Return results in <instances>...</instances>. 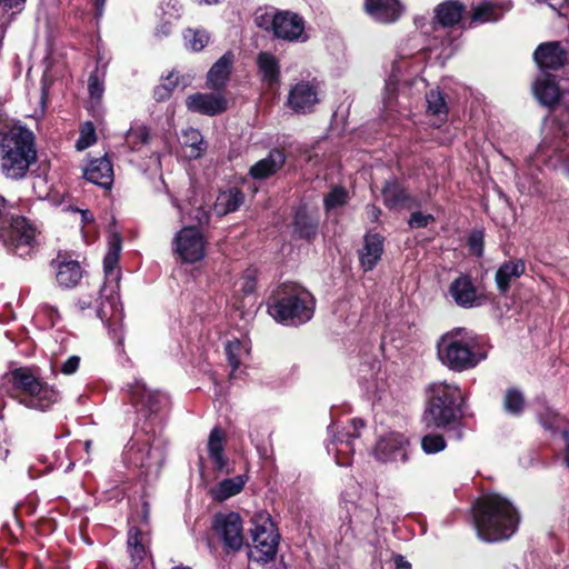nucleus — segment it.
<instances>
[{"mask_svg": "<svg viewBox=\"0 0 569 569\" xmlns=\"http://www.w3.org/2000/svg\"><path fill=\"white\" fill-rule=\"evenodd\" d=\"M478 537L487 542L509 539L517 530L519 515L513 505L498 493L486 495L473 506Z\"/></svg>", "mask_w": 569, "mask_h": 569, "instance_id": "obj_1", "label": "nucleus"}, {"mask_svg": "<svg viewBox=\"0 0 569 569\" xmlns=\"http://www.w3.org/2000/svg\"><path fill=\"white\" fill-rule=\"evenodd\" d=\"M427 405L423 422L427 428L452 430L457 439L461 438L463 395L455 383L435 381L427 387Z\"/></svg>", "mask_w": 569, "mask_h": 569, "instance_id": "obj_2", "label": "nucleus"}, {"mask_svg": "<svg viewBox=\"0 0 569 569\" xmlns=\"http://www.w3.org/2000/svg\"><path fill=\"white\" fill-rule=\"evenodd\" d=\"M36 158L34 137L27 127L13 124L0 132V170L6 178H24Z\"/></svg>", "mask_w": 569, "mask_h": 569, "instance_id": "obj_3", "label": "nucleus"}, {"mask_svg": "<svg viewBox=\"0 0 569 569\" xmlns=\"http://www.w3.org/2000/svg\"><path fill=\"white\" fill-rule=\"evenodd\" d=\"M436 349L441 365L456 372L477 367L486 357L479 350L476 336L465 328H455L443 333Z\"/></svg>", "mask_w": 569, "mask_h": 569, "instance_id": "obj_4", "label": "nucleus"}, {"mask_svg": "<svg viewBox=\"0 0 569 569\" xmlns=\"http://www.w3.org/2000/svg\"><path fill=\"white\" fill-rule=\"evenodd\" d=\"M121 251V238L112 233L108 242V252L103 259V270L106 281L100 289L97 299V316L111 328L121 322L123 313L119 302V271L117 270L119 256Z\"/></svg>", "mask_w": 569, "mask_h": 569, "instance_id": "obj_5", "label": "nucleus"}, {"mask_svg": "<svg viewBox=\"0 0 569 569\" xmlns=\"http://www.w3.org/2000/svg\"><path fill=\"white\" fill-rule=\"evenodd\" d=\"M268 312L277 322L299 326L312 318L315 299L309 291L298 284H283L269 302Z\"/></svg>", "mask_w": 569, "mask_h": 569, "instance_id": "obj_6", "label": "nucleus"}, {"mask_svg": "<svg viewBox=\"0 0 569 569\" xmlns=\"http://www.w3.org/2000/svg\"><path fill=\"white\" fill-rule=\"evenodd\" d=\"M11 397L27 408L46 411L59 400V391L40 381L30 368L22 367L8 375Z\"/></svg>", "mask_w": 569, "mask_h": 569, "instance_id": "obj_7", "label": "nucleus"}, {"mask_svg": "<svg viewBox=\"0 0 569 569\" xmlns=\"http://www.w3.org/2000/svg\"><path fill=\"white\" fill-rule=\"evenodd\" d=\"M250 535L252 545L248 553L249 559L256 562L272 560L280 536L269 513L261 511L254 515Z\"/></svg>", "mask_w": 569, "mask_h": 569, "instance_id": "obj_8", "label": "nucleus"}, {"mask_svg": "<svg viewBox=\"0 0 569 569\" xmlns=\"http://www.w3.org/2000/svg\"><path fill=\"white\" fill-rule=\"evenodd\" d=\"M256 23L284 41L306 42L309 39L303 18L292 11L264 12L256 17Z\"/></svg>", "mask_w": 569, "mask_h": 569, "instance_id": "obj_9", "label": "nucleus"}, {"mask_svg": "<svg viewBox=\"0 0 569 569\" xmlns=\"http://www.w3.org/2000/svg\"><path fill=\"white\" fill-rule=\"evenodd\" d=\"M36 228L24 217L12 216L9 224L1 228L0 242L9 253L24 258L36 247Z\"/></svg>", "mask_w": 569, "mask_h": 569, "instance_id": "obj_10", "label": "nucleus"}, {"mask_svg": "<svg viewBox=\"0 0 569 569\" xmlns=\"http://www.w3.org/2000/svg\"><path fill=\"white\" fill-rule=\"evenodd\" d=\"M214 535L227 552H238L244 543L243 522L238 512H219L212 521Z\"/></svg>", "mask_w": 569, "mask_h": 569, "instance_id": "obj_11", "label": "nucleus"}, {"mask_svg": "<svg viewBox=\"0 0 569 569\" xmlns=\"http://www.w3.org/2000/svg\"><path fill=\"white\" fill-rule=\"evenodd\" d=\"M365 427L362 419H351L350 426L341 432H336V427L328 428L332 439L327 445V451L335 456L338 466H348L350 456L353 453V440L360 436V430Z\"/></svg>", "mask_w": 569, "mask_h": 569, "instance_id": "obj_12", "label": "nucleus"}, {"mask_svg": "<svg viewBox=\"0 0 569 569\" xmlns=\"http://www.w3.org/2000/svg\"><path fill=\"white\" fill-rule=\"evenodd\" d=\"M126 461L136 467L144 469L147 475L158 473L163 463V451L161 448H152L149 441L132 440L124 451Z\"/></svg>", "mask_w": 569, "mask_h": 569, "instance_id": "obj_13", "label": "nucleus"}, {"mask_svg": "<svg viewBox=\"0 0 569 569\" xmlns=\"http://www.w3.org/2000/svg\"><path fill=\"white\" fill-rule=\"evenodd\" d=\"M207 241L192 226L182 228L173 239V251L186 263H194L206 256Z\"/></svg>", "mask_w": 569, "mask_h": 569, "instance_id": "obj_14", "label": "nucleus"}, {"mask_svg": "<svg viewBox=\"0 0 569 569\" xmlns=\"http://www.w3.org/2000/svg\"><path fill=\"white\" fill-rule=\"evenodd\" d=\"M319 82L316 79L301 80L288 93L287 103L296 113H309L319 103Z\"/></svg>", "mask_w": 569, "mask_h": 569, "instance_id": "obj_15", "label": "nucleus"}, {"mask_svg": "<svg viewBox=\"0 0 569 569\" xmlns=\"http://www.w3.org/2000/svg\"><path fill=\"white\" fill-rule=\"evenodd\" d=\"M409 440L402 433L390 432L381 437L375 448V457L382 462H407Z\"/></svg>", "mask_w": 569, "mask_h": 569, "instance_id": "obj_16", "label": "nucleus"}, {"mask_svg": "<svg viewBox=\"0 0 569 569\" xmlns=\"http://www.w3.org/2000/svg\"><path fill=\"white\" fill-rule=\"evenodd\" d=\"M51 267L54 269L58 286L63 289L74 288L82 278L80 263L66 253H58L57 258L52 260Z\"/></svg>", "mask_w": 569, "mask_h": 569, "instance_id": "obj_17", "label": "nucleus"}, {"mask_svg": "<svg viewBox=\"0 0 569 569\" xmlns=\"http://www.w3.org/2000/svg\"><path fill=\"white\" fill-rule=\"evenodd\" d=\"M186 107L190 112L212 117L226 111L228 102L221 93L197 92L186 99Z\"/></svg>", "mask_w": 569, "mask_h": 569, "instance_id": "obj_18", "label": "nucleus"}, {"mask_svg": "<svg viewBox=\"0 0 569 569\" xmlns=\"http://www.w3.org/2000/svg\"><path fill=\"white\" fill-rule=\"evenodd\" d=\"M511 7L512 3L509 0L481 1L471 9L469 27L497 22L511 9Z\"/></svg>", "mask_w": 569, "mask_h": 569, "instance_id": "obj_19", "label": "nucleus"}, {"mask_svg": "<svg viewBox=\"0 0 569 569\" xmlns=\"http://www.w3.org/2000/svg\"><path fill=\"white\" fill-rule=\"evenodd\" d=\"M226 435L219 427H214L208 438L207 451L213 469L220 473H231L233 471L232 463L224 452Z\"/></svg>", "mask_w": 569, "mask_h": 569, "instance_id": "obj_20", "label": "nucleus"}, {"mask_svg": "<svg viewBox=\"0 0 569 569\" xmlns=\"http://www.w3.org/2000/svg\"><path fill=\"white\" fill-rule=\"evenodd\" d=\"M449 295L461 308L469 309L481 305V298L478 296L471 278L467 274H461L451 282Z\"/></svg>", "mask_w": 569, "mask_h": 569, "instance_id": "obj_21", "label": "nucleus"}, {"mask_svg": "<svg viewBox=\"0 0 569 569\" xmlns=\"http://www.w3.org/2000/svg\"><path fill=\"white\" fill-rule=\"evenodd\" d=\"M533 59L542 71L557 70L565 64L567 54L559 42H546L536 49Z\"/></svg>", "mask_w": 569, "mask_h": 569, "instance_id": "obj_22", "label": "nucleus"}, {"mask_svg": "<svg viewBox=\"0 0 569 569\" xmlns=\"http://www.w3.org/2000/svg\"><path fill=\"white\" fill-rule=\"evenodd\" d=\"M365 9L371 19L380 23H392L402 13L398 0H365Z\"/></svg>", "mask_w": 569, "mask_h": 569, "instance_id": "obj_23", "label": "nucleus"}, {"mask_svg": "<svg viewBox=\"0 0 569 569\" xmlns=\"http://www.w3.org/2000/svg\"><path fill=\"white\" fill-rule=\"evenodd\" d=\"M383 253V237L379 233H367L363 247L359 251V260L365 271H371Z\"/></svg>", "mask_w": 569, "mask_h": 569, "instance_id": "obj_24", "label": "nucleus"}, {"mask_svg": "<svg viewBox=\"0 0 569 569\" xmlns=\"http://www.w3.org/2000/svg\"><path fill=\"white\" fill-rule=\"evenodd\" d=\"M84 178L102 188H110L113 181V169L106 157L91 160L84 169Z\"/></svg>", "mask_w": 569, "mask_h": 569, "instance_id": "obj_25", "label": "nucleus"}, {"mask_svg": "<svg viewBox=\"0 0 569 569\" xmlns=\"http://www.w3.org/2000/svg\"><path fill=\"white\" fill-rule=\"evenodd\" d=\"M526 271V263L522 259H515L503 262L495 274V281L498 291L506 295L509 291L511 282L520 278Z\"/></svg>", "mask_w": 569, "mask_h": 569, "instance_id": "obj_26", "label": "nucleus"}, {"mask_svg": "<svg viewBox=\"0 0 569 569\" xmlns=\"http://www.w3.org/2000/svg\"><path fill=\"white\" fill-rule=\"evenodd\" d=\"M233 66V53L228 51L219 58L207 74V83L213 90H221L229 81Z\"/></svg>", "mask_w": 569, "mask_h": 569, "instance_id": "obj_27", "label": "nucleus"}, {"mask_svg": "<svg viewBox=\"0 0 569 569\" xmlns=\"http://www.w3.org/2000/svg\"><path fill=\"white\" fill-rule=\"evenodd\" d=\"M258 76L262 83L271 88L280 81V63L274 54L261 51L257 56Z\"/></svg>", "mask_w": 569, "mask_h": 569, "instance_id": "obj_28", "label": "nucleus"}, {"mask_svg": "<svg viewBox=\"0 0 569 569\" xmlns=\"http://www.w3.org/2000/svg\"><path fill=\"white\" fill-rule=\"evenodd\" d=\"M383 203L393 210L402 208H412L418 203L409 196L407 190L397 181L386 182L382 189Z\"/></svg>", "mask_w": 569, "mask_h": 569, "instance_id": "obj_29", "label": "nucleus"}, {"mask_svg": "<svg viewBox=\"0 0 569 569\" xmlns=\"http://www.w3.org/2000/svg\"><path fill=\"white\" fill-rule=\"evenodd\" d=\"M128 391L134 403H140L150 412L157 411L160 402L164 400V396L162 393L149 390L140 380H134L132 385H129Z\"/></svg>", "mask_w": 569, "mask_h": 569, "instance_id": "obj_30", "label": "nucleus"}, {"mask_svg": "<svg viewBox=\"0 0 569 569\" xmlns=\"http://www.w3.org/2000/svg\"><path fill=\"white\" fill-rule=\"evenodd\" d=\"M249 478L246 475H238L232 478H227L218 482L209 491L210 497L218 502H223L237 495H239Z\"/></svg>", "mask_w": 569, "mask_h": 569, "instance_id": "obj_31", "label": "nucleus"}, {"mask_svg": "<svg viewBox=\"0 0 569 569\" xmlns=\"http://www.w3.org/2000/svg\"><path fill=\"white\" fill-rule=\"evenodd\" d=\"M533 93L541 104L552 107L560 99V90L555 78L543 72L533 84Z\"/></svg>", "mask_w": 569, "mask_h": 569, "instance_id": "obj_32", "label": "nucleus"}, {"mask_svg": "<svg viewBox=\"0 0 569 569\" xmlns=\"http://www.w3.org/2000/svg\"><path fill=\"white\" fill-rule=\"evenodd\" d=\"M286 157L279 149H273L264 158L250 168V176L253 179H266L276 173L284 163Z\"/></svg>", "mask_w": 569, "mask_h": 569, "instance_id": "obj_33", "label": "nucleus"}, {"mask_svg": "<svg viewBox=\"0 0 569 569\" xmlns=\"http://www.w3.org/2000/svg\"><path fill=\"white\" fill-rule=\"evenodd\" d=\"M173 204L178 208L182 221L194 222L199 226L209 222V210L202 200L192 198L187 204H179L177 201H173Z\"/></svg>", "mask_w": 569, "mask_h": 569, "instance_id": "obj_34", "label": "nucleus"}, {"mask_svg": "<svg viewBox=\"0 0 569 569\" xmlns=\"http://www.w3.org/2000/svg\"><path fill=\"white\" fill-rule=\"evenodd\" d=\"M466 11L463 4L449 0L438 4L435 9L436 20L443 27H451L459 23Z\"/></svg>", "mask_w": 569, "mask_h": 569, "instance_id": "obj_35", "label": "nucleus"}, {"mask_svg": "<svg viewBox=\"0 0 569 569\" xmlns=\"http://www.w3.org/2000/svg\"><path fill=\"white\" fill-rule=\"evenodd\" d=\"M250 345L243 339L229 340L226 345V355L231 367L230 378H237L241 363L249 356Z\"/></svg>", "mask_w": 569, "mask_h": 569, "instance_id": "obj_36", "label": "nucleus"}, {"mask_svg": "<svg viewBox=\"0 0 569 569\" xmlns=\"http://www.w3.org/2000/svg\"><path fill=\"white\" fill-rule=\"evenodd\" d=\"M244 196L238 188H230L218 194L214 211L219 216H224L239 209L243 203Z\"/></svg>", "mask_w": 569, "mask_h": 569, "instance_id": "obj_37", "label": "nucleus"}, {"mask_svg": "<svg viewBox=\"0 0 569 569\" xmlns=\"http://www.w3.org/2000/svg\"><path fill=\"white\" fill-rule=\"evenodd\" d=\"M182 144L187 149L186 157L189 159H198L207 149L202 134L194 128H188L182 131Z\"/></svg>", "mask_w": 569, "mask_h": 569, "instance_id": "obj_38", "label": "nucleus"}, {"mask_svg": "<svg viewBox=\"0 0 569 569\" xmlns=\"http://www.w3.org/2000/svg\"><path fill=\"white\" fill-rule=\"evenodd\" d=\"M147 537L138 528H130L127 543L131 560L134 566H138V563H140L147 555Z\"/></svg>", "mask_w": 569, "mask_h": 569, "instance_id": "obj_39", "label": "nucleus"}, {"mask_svg": "<svg viewBox=\"0 0 569 569\" xmlns=\"http://www.w3.org/2000/svg\"><path fill=\"white\" fill-rule=\"evenodd\" d=\"M184 46L194 51H201L209 42L210 36L203 29L188 28L183 32Z\"/></svg>", "mask_w": 569, "mask_h": 569, "instance_id": "obj_40", "label": "nucleus"}, {"mask_svg": "<svg viewBox=\"0 0 569 569\" xmlns=\"http://www.w3.org/2000/svg\"><path fill=\"white\" fill-rule=\"evenodd\" d=\"M428 112L436 116L439 121H443L448 113L445 97L439 90H431L426 94Z\"/></svg>", "mask_w": 569, "mask_h": 569, "instance_id": "obj_41", "label": "nucleus"}, {"mask_svg": "<svg viewBox=\"0 0 569 569\" xmlns=\"http://www.w3.org/2000/svg\"><path fill=\"white\" fill-rule=\"evenodd\" d=\"M318 229V222L310 217H308L305 212H297L295 217V232L305 239H312Z\"/></svg>", "mask_w": 569, "mask_h": 569, "instance_id": "obj_42", "label": "nucleus"}, {"mask_svg": "<svg viewBox=\"0 0 569 569\" xmlns=\"http://www.w3.org/2000/svg\"><path fill=\"white\" fill-rule=\"evenodd\" d=\"M149 130L143 124H132L126 134V142L128 147L138 151L140 148L149 141Z\"/></svg>", "mask_w": 569, "mask_h": 569, "instance_id": "obj_43", "label": "nucleus"}, {"mask_svg": "<svg viewBox=\"0 0 569 569\" xmlns=\"http://www.w3.org/2000/svg\"><path fill=\"white\" fill-rule=\"evenodd\" d=\"M503 408L510 415L521 413L525 408L522 392L516 388L508 389L503 398Z\"/></svg>", "mask_w": 569, "mask_h": 569, "instance_id": "obj_44", "label": "nucleus"}, {"mask_svg": "<svg viewBox=\"0 0 569 569\" xmlns=\"http://www.w3.org/2000/svg\"><path fill=\"white\" fill-rule=\"evenodd\" d=\"M421 448L427 455H433L446 448V441L442 436L429 433L421 439Z\"/></svg>", "mask_w": 569, "mask_h": 569, "instance_id": "obj_45", "label": "nucleus"}, {"mask_svg": "<svg viewBox=\"0 0 569 569\" xmlns=\"http://www.w3.org/2000/svg\"><path fill=\"white\" fill-rule=\"evenodd\" d=\"M97 140L96 129L92 122H86L80 130V137L76 142L78 150H84L92 146Z\"/></svg>", "mask_w": 569, "mask_h": 569, "instance_id": "obj_46", "label": "nucleus"}, {"mask_svg": "<svg viewBox=\"0 0 569 569\" xmlns=\"http://www.w3.org/2000/svg\"><path fill=\"white\" fill-rule=\"evenodd\" d=\"M347 201V191L343 188L336 187L325 198V207L332 210L343 206Z\"/></svg>", "mask_w": 569, "mask_h": 569, "instance_id": "obj_47", "label": "nucleus"}, {"mask_svg": "<svg viewBox=\"0 0 569 569\" xmlns=\"http://www.w3.org/2000/svg\"><path fill=\"white\" fill-rule=\"evenodd\" d=\"M177 79L178 77L176 76V73H170L168 76V78L166 79V82L158 86L156 89H154V98L156 100L158 101H163L166 99L169 98L171 91L173 90V88L177 86Z\"/></svg>", "mask_w": 569, "mask_h": 569, "instance_id": "obj_48", "label": "nucleus"}, {"mask_svg": "<svg viewBox=\"0 0 569 569\" xmlns=\"http://www.w3.org/2000/svg\"><path fill=\"white\" fill-rule=\"evenodd\" d=\"M89 94L94 100H100L104 92L103 80L99 78L98 71L90 74L88 81Z\"/></svg>", "mask_w": 569, "mask_h": 569, "instance_id": "obj_49", "label": "nucleus"}, {"mask_svg": "<svg viewBox=\"0 0 569 569\" xmlns=\"http://www.w3.org/2000/svg\"><path fill=\"white\" fill-rule=\"evenodd\" d=\"M161 10L169 19L178 20L182 12V6L178 0H167L162 2Z\"/></svg>", "mask_w": 569, "mask_h": 569, "instance_id": "obj_50", "label": "nucleus"}, {"mask_svg": "<svg viewBox=\"0 0 569 569\" xmlns=\"http://www.w3.org/2000/svg\"><path fill=\"white\" fill-rule=\"evenodd\" d=\"M470 251L477 257L483 253V233L482 231H475L470 234L468 240Z\"/></svg>", "mask_w": 569, "mask_h": 569, "instance_id": "obj_51", "label": "nucleus"}, {"mask_svg": "<svg viewBox=\"0 0 569 569\" xmlns=\"http://www.w3.org/2000/svg\"><path fill=\"white\" fill-rule=\"evenodd\" d=\"M435 220L432 214L422 213L420 211L412 212L408 223L411 228H425Z\"/></svg>", "mask_w": 569, "mask_h": 569, "instance_id": "obj_52", "label": "nucleus"}, {"mask_svg": "<svg viewBox=\"0 0 569 569\" xmlns=\"http://www.w3.org/2000/svg\"><path fill=\"white\" fill-rule=\"evenodd\" d=\"M256 270L249 269L246 271L243 277L241 278V289L246 295H250L254 291L256 288Z\"/></svg>", "mask_w": 569, "mask_h": 569, "instance_id": "obj_53", "label": "nucleus"}, {"mask_svg": "<svg viewBox=\"0 0 569 569\" xmlns=\"http://www.w3.org/2000/svg\"><path fill=\"white\" fill-rule=\"evenodd\" d=\"M79 363H80V358L77 356H71L63 362V365L61 367V371L64 375H72L78 370Z\"/></svg>", "mask_w": 569, "mask_h": 569, "instance_id": "obj_54", "label": "nucleus"}, {"mask_svg": "<svg viewBox=\"0 0 569 569\" xmlns=\"http://www.w3.org/2000/svg\"><path fill=\"white\" fill-rule=\"evenodd\" d=\"M26 0H0V7L3 10H14V13L21 12Z\"/></svg>", "mask_w": 569, "mask_h": 569, "instance_id": "obj_55", "label": "nucleus"}, {"mask_svg": "<svg viewBox=\"0 0 569 569\" xmlns=\"http://www.w3.org/2000/svg\"><path fill=\"white\" fill-rule=\"evenodd\" d=\"M173 19H167L162 24L157 27L156 29V36L157 37H166L171 32V21Z\"/></svg>", "mask_w": 569, "mask_h": 569, "instance_id": "obj_56", "label": "nucleus"}, {"mask_svg": "<svg viewBox=\"0 0 569 569\" xmlns=\"http://www.w3.org/2000/svg\"><path fill=\"white\" fill-rule=\"evenodd\" d=\"M393 561L396 569H411V563L401 555H396Z\"/></svg>", "mask_w": 569, "mask_h": 569, "instance_id": "obj_57", "label": "nucleus"}, {"mask_svg": "<svg viewBox=\"0 0 569 569\" xmlns=\"http://www.w3.org/2000/svg\"><path fill=\"white\" fill-rule=\"evenodd\" d=\"M61 456H67V452L64 451L54 453V461L50 462V465L47 467V471L62 467Z\"/></svg>", "mask_w": 569, "mask_h": 569, "instance_id": "obj_58", "label": "nucleus"}, {"mask_svg": "<svg viewBox=\"0 0 569 569\" xmlns=\"http://www.w3.org/2000/svg\"><path fill=\"white\" fill-rule=\"evenodd\" d=\"M104 3H106V0H94L96 18L99 19L102 17Z\"/></svg>", "mask_w": 569, "mask_h": 569, "instance_id": "obj_59", "label": "nucleus"}, {"mask_svg": "<svg viewBox=\"0 0 569 569\" xmlns=\"http://www.w3.org/2000/svg\"><path fill=\"white\" fill-rule=\"evenodd\" d=\"M403 63H405V61H402V60L393 62V66H392L393 73H395L393 77H397V73H399L401 71Z\"/></svg>", "mask_w": 569, "mask_h": 569, "instance_id": "obj_60", "label": "nucleus"}, {"mask_svg": "<svg viewBox=\"0 0 569 569\" xmlns=\"http://www.w3.org/2000/svg\"><path fill=\"white\" fill-rule=\"evenodd\" d=\"M80 212H81L82 221L84 223H88L92 220L93 217L88 210H81Z\"/></svg>", "mask_w": 569, "mask_h": 569, "instance_id": "obj_61", "label": "nucleus"}, {"mask_svg": "<svg viewBox=\"0 0 569 569\" xmlns=\"http://www.w3.org/2000/svg\"><path fill=\"white\" fill-rule=\"evenodd\" d=\"M395 90H396V81L390 80L386 86V91L389 93V92H393Z\"/></svg>", "mask_w": 569, "mask_h": 569, "instance_id": "obj_62", "label": "nucleus"}, {"mask_svg": "<svg viewBox=\"0 0 569 569\" xmlns=\"http://www.w3.org/2000/svg\"><path fill=\"white\" fill-rule=\"evenodd\" d=\"M194 1L198 2L199 4H216L220 0H194Z\"/></svg>", "mask_w": 569, "mask_h": 569, "instance_id": "obj_63", "label": "nucleus"}, {"mask_svg": "<svg viewBox=\"0 0 569 569\" xmlns=\"http://www.w3.org/2000/svg\"><path fill=\"white\" fill-rule=\"evenodd\" d=\"M565 461H566L567 467L569 468V442L567 443V448H566Z\"/></svg>", "mask_w": 569, "mask_h": 569, "instance_id": "obj_64", "label": "nucleus"}]
</instances>
